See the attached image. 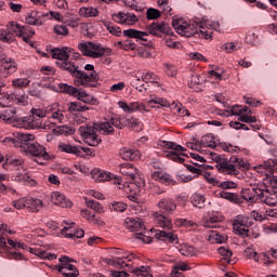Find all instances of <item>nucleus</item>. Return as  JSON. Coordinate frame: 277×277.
Here are the masks:
<instances>
[{"label":"nucleus","instance_id":"nucleus-1","mask_svg":"<svg viewBox=\"0 0 277 277\" xmlns=\"http://www.w3.org/2000/svg\"><path fill=\"white\" fill-rule=\"evenodd\" d=\"M172 25L176 34L185 38H192V36L198 34L199 38L211 40V38H213V31H220V23L216 21H203L198 23L185 19L184 17H174Z\"/></svg>","mask_w":277,"mask_h":277},{"label":"nucleus","instance_id":"nucleus-2","mask_svg":"<svg viewBox=\"0 0 277 277\" xmlns=\"http://www.w3.org/2000/svg\"><path fill=\"white\" fill-rule=\"evenodd\" d=\"M36 136L31 133L14 132L13 137H5L2 142L6 146H14L15 148H25L26 155H31L32 157H41L42 159H49V153L47 148L38 143L29 144L34 142Z\"/></svg>","mask_w":277,"mask_h":277},{"label":"nucleus","instance_id":"nucleus-3","mask_svg":"<svg viewBox=\"0 0 277 277\" xmlns=\"http://www.w3.org/2000/svg\"><path fill=\"white\" fill-rule=\"evenodd\" d=\"M119 122L120 121H118V119L111 118L98 123H94L93 127L81 126L79 128V132L82 140L85 142V144H88L89 146H98V144H101V137H98V134H96V131H100V133H105L106 135H109V133H114V127H117V129H122Z\"/></svg>","mask_w":277,"mask_h":277},{"label":"nucleus","instance_id":"nucleus-4","mask_svg":"<svg viewBox=\"0 0 277 277\" xmlns=\"http://www.w3.org/2000/svg\"><path fill=\"white\" fill-rule=\"evenodd\" d=\"M48 81L49 83H43V88H49L54 92L71 94L72 96L78 98V101L87 103L88 105H98V100L83 90H79L76 87L69 85L67 83L55 84V78L52 77H48Z\"/></svg>","mask_w":277,"mask_h":277},{"label":"nucleus","instance_id":"nucleus-5","mask_svg":"<svg viewBox=\"0 0 277 277\" xmlns=\"http://www.w3.org/2000/svg\"><path fill=\"white\" fill-rule=\"evenodd\" d=\"M212 159L215 161V168L221 174H228L229 176H237L239 174V168L246 167V161L243 158L233 156L229 158V161L222 158V156L214 154Z\"/></svg>","mask_w":277,"mask_h":277},{"label":"nucleus","instance_id":"nucleus-6","mask_svg":"<svg viewBox=\"0 0 277 277\" xmlns=\"http://www.w3.org/2000/svg\"><path fill=\"white\" fill-rule=\"evenodd\" d=\"M91 177L94 183H107L108 181H115V185H118V189H123L126 194H129L132 187L135 186V184H122V181L118 175L100 168L91 170Z\"/></svg>","mask_w":277,"mask_h":277},{"label":"nucleus","instance_id":"nucleus-7","mask_svg":"<svg viewBox=\"0 0 277 277\" xmlns=\"http://www.w3.org/2000/svg\"><path fill=\"white\" fill-rule=\"evenodd\" d=\"M12 206L18 211L26 209L28 213H40V211L47 207L44 200L37 197H22L19 199L13 200Z\"/></svg>","mask_w":277,"mask_h":277},{"label":"nucleus","instance_id":"nucleus-8","mask_svg":"<svg viewBox=\"0 0 277 277\" xmlns=\"http://www.w3.org/2000/svg\"><path fill=\"white\" fill-rule=\"evenodd\" d=\"M110 254H113V259H105L104 261L111 265L113 267H117L118 269H124L126 267H131L128 262H131L135 259L133 253H123L120 249H111Z\"/></svg>","mask_w":277,"mask_h":277},{"label":"nucleus","instance_id":"nucleus-9","mask_svg":"<svg viewBox=\"0 0 277 277\" xmlns=\"http://www.w3.org/2000/svg\"><path fill=\"white\" fill-rule=\"evenodd\" d=\"M8 243L15 250H18V248H21L22 250L30 252V254H35V256H39V259H42L43 261H55V259H57V254L47 252L42 249L28 247L25 242L8 239Z\"/></svg>","mask_w":277,"mask_h":277},{"label":"nucleus","instance_id":"nucleus-10","mask_svg":"<svg viewBox=\"0 0 277 277\" xmlns=\"http://www.w3.org/2000/svg\"><path fill=\"white\" fill-rule=\"evenodd\" d=\"M6 29L11 36H16V38H22L24 42L29 43V38H34L36 31L29 26H23L16 21L9 22L6 24Z\"/></svg>","mask_w":277,"mask_h":277},{"label":"nucleus","instance_id":"nucleus-11","mask_svg":"<svg viewBox=\"0 0 277 277\" xmlns=\"http://www.w3.org/2000/svg\"><path fill=\"white\" fill-rule=\"evenodd\" d=\"M57 66L62 68L63 70H66L68 74L71 75V77L75 78L74 84L79 88V84H84L88 81V77L79 70V66H77L74 62H70L68 60L56 62Z\"/></svg>","mask_w":277,"mask_h":277},{"label":"nucleus","instance_id":"nucleus-12","mask_svg":"<svg viewBox=\"0 0 277 277\" xmlns=\"http://www.w3.org/2000/svg\"><path fill=\"white\" fill-rule=\"evenodd\" d=\"M158 146H160V148H171V150H175L166 153L168 159H171L176 163H183V161H185V159L183 158L186 156L185 154H183L186 150L185 147L170 141H159Z\"/></svg>","mask_w":277,"mask_h":277},{"label":"nucleus","instance_id":"nucleus-13","mask_svg":"<svg viewBox=\"0 0 277 277\" xmlns=\"http://www.w3.org/2000/svg\"><path fill=\"white\" fill-rule=\"evenodd\" d=\"M16 127H19L22 129H41L42 131H53L55 133V123L51 122L49 120L45 121H38L35 120L31 117H26L23 120H19L18 123H16Z\"/></svg>","mask_w":277,"mask_h":277},{"label":"nucleus","instance_id":"nucleus-14","mask_svg":"<svg viewBox=\"0 0 277 277\" xmlns=\"http://www.w3.org/2000/svg\"><path fill=\"white\" fill-rule=\"evenodd\" d=\"M251 224L252 222L250 221V217L242 214L238 215L234 220L233 230L235 235H239L242 239H245V237H252V232L249 229Z\"/></svg>","mask_w":277,"mask_h":277},{"label":"nucleus","instance_id":"nucleus-15","mask_svg":"<svg viewBox=\"0 0 277 277\" xmlns=\"http://www.w3.org/2000/svg\"><path fill=\"white\" fill-rule=\"evenodd\" d=\"M57 149L60 153L75 155L76 157H85V155H92V149L90 147H82L79 145H72L70 143H60Z\"/></svg>","mask_w":277,"mask_h":277},{"label":"nucleus","instance_id":"nucleus-16","mask_svg":"<svg viewBox=\"0 0 277 277\" xmlns=\"http://www.w3.org/2000/svg\"><path fill=\"white\" fill-rule=\"evenodd\" d=\"M58 261H60V264L56 265V269L57 272H60V274H63V276H66V277L79 276V269H77L75 265L70 264L72 263V259L68 256H61Z\"/></svg>","mask_w":277,"mask_h":277},{"label":"nucleus","instance_id":"nucleus-17","mask_svg":"<svg viewBox=\"0 0 277 277\" xmlns=\"http://www.w3.org/2000/svg\"><path fill=\"white\" fill-rule=\"evenodd\" d=\"M78 51L82 53L85 57H93L94 60L103 55V50L101 47L91 41H81L78 43Z\"/></svg>","mask_w":277,"mask_h":277},{"label":"nucleus","instance_id":"nucleus-18","mask_svg":"<svg viewBox=\"0 0 277 277\" xmlns=\"http://www.w3.org/2000/svg\"><path fill=\"white\" fill-rule=\"evenodd\" d=\"M62 227L61 235L67 239H81L85 235V232L72 222L63 221Z\"/></svg>","mask_w":277,"mask_h":277},{"label":"nucleus","instance_id":"nucleus-19","mask_svg":"<svg viewBox=\"0 0 277 277\" xmlns=\"http://www.w3.org/2000/svg\"><path fill=\"white\" fill-rule=\"evenodd\" d=\"M248 111V106L234 105L229 107V116H239V122H246L247 124H252L256 122V118L254 116L246 115Z\"/></svg>","mask_w":277,"mask_h":277},{"label":"nucleus","instance_id":"nucleus-20","mask_svg":"<svg viewBox=\"0 0 277 277\" xmlns=\"http://www.w3.org/2000/svg\"><path fill=\"white\" fill-rule=\"evenodd\" d=\"M84 70H87V72L83 70H81V72L82 75H84V77H88L87 82L84 84H78V88H96V85H98V80L101 79V77L98 76V72L94 70V65L87 64L84 66Z\"/></svg>","mask_w":277,"mask_h":277},{"label":"nucleus","instance_id":"nucleus-21","mask_svg":"<svg viewBox=\"0 0 277 277\" xmlns=\"http://www.w3.org/2000/svg\"><path fill=\"white\" fill-rule=\"evenodd\" d=\"M12 181L16 183H21L22 185H30L31 187H36L38 182L29 176V171H27V167L13 171Z\"/></svg>","mask_w":277,"mask_h":277},{"label":"nucleus","instance_id":"nucleus-22","mask_svg":"<svg viewBox=\"0 0 277 277\" xmlns=\"http://www.w3.org/2000/svg\"><path fill=\"white\" fill-rule=\"evenodd\" d=\"M259 200L267 207H276L277 205V190L269 189L265 185H261Z\"/></svg>","mask_w":277,"mask_h":277},{"label":"nucleus","instance_id":"nucleus-23","mask_svg":"<svg viewBox=\"0 0 277 277\" xmlns=\"http://www.w3.org/2000/svg\"><path fill=\"white\" fill-rule=\"evenodd\" d=\"M24 118H27V117H23V118L16 117V108L9 107L0 111V120H3L4 122H9V124H12L13 127H15V129H21V127L16 124H18V122H21V120H23Z\"/></svg>","mask_w":277,"mask_h":277},{"label":"nucleus","instance_id":"nucleus-24","mask_svg":"<svg viewBox=\"0 0 277 277\" xmlns=\"http://www.w3.org/2000/svg\"><path fill=\"white\" fill-rule=\"evenodd\" d=\"M50 200L52 205H55V207H61L62 209H68L72 207L70 199L66 198V195L61 192L51 193Z\"/></svg>","mask_w":277,"mask_h":277},{"label":"nucleus","instance_id":"nucleus-25","mask_svg":"<svg viewBox=\"0 0 277 277\" xmlns=\"http://www.w3.org/2000/svg\"><path fill=\"white\" fill-rule=\"evenodd\" d=\"M113 21L115 23H119L120 25H135L137 22V16L133 13H124L119 12L117 14H113Z\"/></svg>","mask_w":277,"mask_h":277},{"label":"nucleus","instance_id":"nucleus-26","mask_svg":"<svg viewBox=\"0 0 277 277\" xmlns=\"http://www.w3.org/2000/svg\"><path fill=\"white\" fill-rule=\"evenodd\" d=\"M119 109H122L126 114H135V111H146V106L140 102H131L127 104V102H118Z\"/></svg>","mask_w":277,"mask_h":277},{"label":"nucleus","instance_id":"nucleus-27","mask_svg":"<svg viewBox=\"0 0 277 277\" xmlns=\"http://www.w3.org/2000/svg\"><path fill=\"white\" fill-rule=\"evenodd\" d=\"M123 226L130 230V233H137L138 230H146V225L138 217H127L123 222Z\"/></svg>","mask_w":277,"mask_h":277},{"label":"nucleus","instance_id":"nucleus-28","mask_svg":"<svg viewBox=\"0 0 277 277\" xmlns=\"http://www.w3.org/2000/svg\"><path fill=\"white\" fill-rule=\"evenodd\" d=\"M119 172L130 181H135L140 174V171L135 166H133V163L120 164Z\"/></svg>","mask_w":277,"mask_h":277},{"label":"nucleus","instance_id":"nucleus-29","mask_svg":"<svg viewBox=\"0 0 277 277\" xmlns=\"http://www.w3.org/2000/svg\"><path fill=\"white\" fill-rule=\"evenodd\" d=\"M261 185L262 184L251 188H243L241 192L243 200H247V202H251V203L256 202L261 194Z\"/></svg>","mask_w":277,"mask_h":277},{"label":"nucleus","instance_id":"nucleus-30","mask_svg":"<svg viewBox=\"0 0 277 277\" xmlns=\"http://www.w3.org/2000/svg\"><path fill=\"white\" fill-rule=\"evenodd\" d=\"M156 239L160 241H167L168 243H179V235L174 232H166L161 229H157L155 232Z\"/></svg>","mask_w":277,"mask_h":277},{"label":"nucleus","instance_id":"nucleus-31","mask_svg":"<svg viewBox=\"0 0 277 277\" xmlns=\"http://www.w3.org/2000/svg\"><path fill=\"white\" fill-rule=\"evenodd\" d=\"M253 170L263 176H266L264 181H267V177L274 172V160H267L261 164L253 167Z\"/></svg>","mask_w":277,"mask_h":277},{"label":"nucleus","instance_id":"nucleus-32","mask_svg":"<svg viewBox=\"0 0 277 277\" xmlns=\"http://www.w3.org/2000/svg\"><path fill=\"white\" fill-rule=\"evenodd\" d=\"M119 156L124 161H137L142 157V154L137 149H132L129 147H123L119 151Z\"/></svg>","mask_w":277,"mask_h":277},{"label":"nucleus","instance_id":"nucleus-33","mask_svg":"<svg viewBox=\"0 0 277 277\" xmlns=\"http://www.w3.org/2000/svg\"><path fill=\"white\" fill-rule=\"evenodd\" d=\"M157 207L168 215H172L176 210V202L170 198H163L158 202Z\"/></svg>","mask_w":277,"mask_h":277},{"label":"nucleus","instance_id":"nucleus-34","mask_svg":"<svg viewBox=\"0 0 277 277\" xmlns=\"http://www.w3.org/2000/svg\"><path fill=\"white\" fill-rule=\"evenodd\" d=\"M150 177L153 181H158L164 185H174V180H172V176L163 171H154L151 172Z\"/></svg>","mask_w":277,"mask_h":277},{"label":"nucleus","instance_id":"nucleus-35","mask_svg":"<svg viewBox=\"0 0 277 277\" xmlns=\"http://www.w3.org/2000/svg\"><path fill=\"white\" fill-rule=\"evenodd\" d=\"M72 51L70 48H62V49H54L52 50V57L53 60H56V62H66V60H69L70 55L69 53Z\"/></svg>","mask_w":277,"mask_h":277},{"label":"nucleus","instance_id":"nucleus-36","mask_svg":"<svg viewBox=\"0 0 277 277\" xmlns=\"http://www.w3.org/2000/svg\"><path fill=\"white\" fill-rule=\"evenodd\" d=\"M49 118L52 120H56L57 122H62L64 120V113L60 109V105L52 104L47 107Z\"/></svg>","mask_w":277,"mask_h":277},{"label":"nucleus","instance_id":"nucleus-37","mask_svg":"<svg viewBox=\"0 0 277 277\" xmlns=\"http://www.w3.org/2000/svg\"><path fill=\"white\" fill-rule=\"evenodd\" d=\"M154 220H155V223L159 226V228H166L167 230H171L172 219L156 212L154 214Z\"/></svg>","mask_w":277,"mask_h":277},{"label":"nucleus","instance_id":"nucleus-38","mask_svg":"<svg viewBox=\"0 0 277 277\" xmlns=\"http://www.w3.org/2000/svg\"><path fill=\"white\" fill-rule=\"evenodd\" d=\"M148 34L151 36H161L168 31V24L166 23H153L147 26Z\"/></svg>","mask_w":277,"mask_h":277},{"label":"nucleus","instance_id":"nucleus-39","mask_svg":"<svg viewBox=\"0 0 277 277\" xmlns=\"http://www.w3.org/2000/svg\"><path fill=\"white\" fill-rule=\"evenodd\" d=\"M0 65L1 68H3L4 70H10L11 72H16V70H18V64L10 56L1 57Z\"/></svg>","mask_w":277,"mask_h":277},{"label":"nucleus","instance_id":"nucleus-40","mask_svg":"<svg viewBox=\"0 0 277 277\" xmlns=\"http://www.w3.org/2000/svg\"><path fill=\"white\" fill-rule=\"evenodd\" d=\"M44 13H40L38 11H30L26 16L27 25H35L40 27L42 25V16Z\"/></svg>","mask_w":277,"mask_h":277},{"label":"nucleus","instance_id":"nucleus-41","mask_svg":"<svg viewBox=\"0 0 277 277\" xmlns=\"http://www.w3.org/2000/svg\"><path fill=\"white\" fill-rule=\"evenodd\" d=\"M78 14L82 18H96L101 12L94 6H82L79 9Z\"/></svg>","mask_w":277,"mask_h":277},{"label":"nucleus","instance_id":"nucleus-42","mask_svg":"<svg viewBox=\"0 0 277 277\" xmlns=\"http://www.w3.org/2000/svg\"><path fill=\"white\" fill-rule=\"evenodd\" d=\"M5 88L3 82H0V92ZM14 103V96L8 93H0V107H10Z\"/></svg>","mask_w":277,"mask_h":277},{"label":"nucleus","instance_id":"nucleus-43","mask_svg":"<svg viewBox=\"0 0 277 277\" xmlns=\"http://www.w3.org/2000/svg\"><path fill=\"white\" fill-rule=\"evenodd\" d=\"M81 217L87 220V222H90V224H96L97 226H104L105 222H103L101 219H96L95 214H92L89 210H81Z\"/></svg>","mask_w":277,"mask_h":277},{"label":"nucleus","instance_id":"nucleus-44","mask_svg":"<svg viewBox=\"0 0 277 277\" xmlns=\"http://www.w3.org/2000/svg\"><path fill=\"white\" fill-rule=\"evenodd\" d=\"M190 202L196 209H205V202H207V198H205V195L194 193L190 196Z\"/></svg>","mask_w":277,"mask_h":277},{"label":"nucleus","instance_id":"nucleus-45","mask_svg":"<svg viewBox=\"0 0 277 277\" xmlns=\"http://www.w3.org/2000/svg\"><path fill=\"white\" fill-rule=\"evenodd\" d=\"M222 219L217 215H210L209 217L205 216L202 221V226L205 228H217Z\"/></svg>","mask_w":277,"mask_h":277},{"label":"nucleus","instance_id":"nucleus-46","mask_svg":"<svg viewBox=\"0 0 277 277\" xmlns=\"http://www.w3.org/2000/svg\"><path fill=\"white\" fill-rule=\"evenodd\" d=\"M11 96H13V103L16 105H29V96L25 94V91L12 93Z\"/></svg>","mask_w":277,"mask_h":277},{"label":"nucleus","instance_id":"nucleus-47","mask_svg":"<svg viewBox=\"0 0 277 277\" xmlns=\"http://www.w3.org/2000/svg\"><path fill=\"white\" fill-rule=\"evenodd\" d=\"M123 35L127 36V38H135L136 40H146V36H148V32L131 28V29L123 30Z\"/></svg>","mask_w":277,"mask_h":277},{"label":"nucleus","instance_id":"nucleus-48","mask_svg":"<svg viewBox=\"0 0 277 277\" xmlns=\"http://www.w3.org/2000/svg\"><path fill=\"white\" fill-rule=\"evenodd\" d=\"M141 79L144 83H154L159 88V78L153 71H143L141 74Z\"/></svg>","mask_w":277,"mask_h":277},{"label":"nucleus","instance_id":"nucleus-49","mask_svg":"<svg viewBox=\"0 0 277 277\" xmlns=\"http://www.w3.org/2000/svg\"><path fill=\"white\" fill-rule=\"evenodd\" d=\"M199 144L202 148H215V146H217V143H215V136H213V134H207L205 136L201 137V140L199 141Z\"/></svg>","mask_w":277,"mask_h":277},{"label":"nucleus","instance_id":"nucleus-50","mask_svg":"<svg viewBox=\"0 0 277 277\" xmlns=\"http://www.w3.org/2000/svg\"><path fill=\"white\" fill-rule=\"evenodd\" d=\"M83 200L87 207L89 209H93L95 213H105V208L103 207V205H101V202L94 201V199H89L88 197H84Z\"/></svg>","mask_w":277,"mask_h":277},{"label":"nucleus","instance_id":"nucleus-51","mask_svg":"<svg viewBox=\"0 0 277 277\" xmlns=\"http://www.w3.org/2000/svg\"><path fill=\"white\" fill-rule=\"evenodd\" d=\"M177 250L183 256H196V254H198V251L193 246L187 243L180 245Z\"/></svg>","mask_w":277,"mask_h":277},{"label":"nucleus","instance_id":"nucleus-52","mask_svg":"<svg viewBox=\"0 0 277 277\" xmlns=\"http://www.w3.org/2000/svg\"><path fill=\"white\" fill-rule=\"evenodd\" d=\"M123 122L126 127H129V129H132V131H142V129H144L142 122L133 117L124 119Z\"/></svg>","mask_w":277,"mask_h":277},{"label":"nucleus","instance_id":"nucleus-53","mask_svg":"<svg viewBox=\"0 0 277 277\" xmlns=\"http://www.w3.org/2000/svg\"><path fill=\"white\" fill-rule=\"evenodd\" d=\"M30 83L31 79L29 77L15 78L12 80V88H19L23 90L24 88H29Z\"/></svg>","mask_w":277,"mask_h":277},{"label":"nucleus","instance_id":"nucleus-54","mask_svg":"<svg viewBox=\"0 0 277 277\" xmlns=\"http://www.w3.org/2000/svg\"><path fill=\"white\" fill-rule=\"evenodd\" d=\"M227 237L225 235H221L216 230H212L208 236V241L210 243H225Z\"/></svg>","mask_w":277,"mask_h":277},{"label":"nucleus","instance_id":"nucleus-55","mask_svg":"<svg viewBox=\"0 0 277 277\" xmlns=\"http://www.w3.org/2000/svg\"><path fill=\"white\" fill-rule=\"evenodd\" d=\"M219 254H221L223 261H226V263H229V265H233V263H235V261H233L230 258L233 256V251L229 250L226 247H220L217 249Z\"/></svg>","mask_w":277,"mask_h":277},{"label":"nucleus","instance_id":"nucleus-56","mask_svg":"<svg viewBox=\"0 0 277 277\" xmlns=\"http://www.w3.org/2000/svg\"><path fill=\"white\" fill-rule=\"evenodd\" d=\"M148 105H150V107H155V105H160V107H170L171 104L163 97L150 96Z\"/></svg>","mask_w":277,"mask_h":277},{"label":"nucleus","instance_id":"nucleus-57","mask_svg":"<svg viewBox=\"0 0 277 277\" xmlns=\"http://www.w3.org/2000/svg\"><path fill=\"white\" fill-rule=\"evenodd\" d=\"M16 39L12 34H10V30L6 28H0V42H6L8 44H12Z\"/></svg>","mask_w":277,"mask_h":277},{"label":"nucleus","instance_id":"nucleus-58","mask_svg":"<svg viewBox=\"0 0 277 277\" xmlns=\"http://www.w3.org/2000/svg\"><path fill=\"white\" fill-rule=\"evenodd\" d=\"M132 274L137 277H153V274H150V266H140L137 268H133Z\"/></svg>","mask_w":277,"mask_h":277},{"label":"nucleus","instance_id":"nucleus-59","mask_svg":"<svg viewBox=\"0 0 277 277\" xmlns=\"http://www.w3.org/2000/svg\"><path fill=\"white\" fill-rule=\"evenodd\" d=\"M55 135H72L75 133V128L70 126H60L54 129Z\"/></svg>","mask_w":277,"mask_h":277},{"label":"nucleus","instance_id":"nucleus-60","mask_svg":"<svg viewBox=\"0 0 277 277\" xmlns=\"http://www.w3.org/2000/svg\"><path fill=\"white\" fill-rule=\"evenodd\" d=\"M9 166H11L13 172H16V170L25 168V160L23 158H11L9 159Z\"/></svg>","mask_w":277,"mask_h":277},{"label":"nucleus","instance_id":"nucleus-61","mask_svg":"<svg viewBox=\"0 0 277 277\" xmlns=\"http://www.w3.org/2000/svg\"><path fill=\"white\" fill-rule=\"evenodd\" d=\"M220 197L229 202H234L235 205H239L240 202L239 195L235 193L222 192L220 193Z\"/></svg>","mask_w":277,"mask_h":277},{"label":"nucleus","instance_id":"nucleus-62","mask_svg":"<svg viewBox=\"0 0 277 277\" xmlns=\"http://www.w3.org/2000/svg\"><path fill=\"white\" fill-rule=\"evenodd\" d=\"M102 23L104 27L107 29V31L111 34V36H122V30L120 29V27L114 26L110 22L107 21H103Z\"/></svg>","mask_w":277,"mask_h":277},{"label":"nucleus","instance_id":"nucleus-63","mask_svg":"<svg viewBox=\"0 0 277 277\" xmlns=\"http://www.w3.org/2000/svg\"><path fill=\"white\" fill-rule=\"evenodd\" d=\"M43 18H48V21H57V23H62L64 21V16L57 11L43 13Z\"/></svg>","mask_w":277,"mask_h":277},{"label":"nucleus","instance_id":"nucleus-64","mask_svg":"<svg viewBox=\"0 0 277 277\" xmlns=\"http://www.w3.org/2000/svg\"><path fill=\"white\" fill-rule=\"evenodd\" d=\"M68 109L71 113H75V111H88V106L82 105L79 102H71V103H69Z\"/></svg>","mask_w":277,"mask_h":277}]
</instances>
